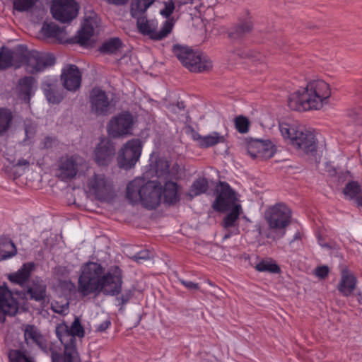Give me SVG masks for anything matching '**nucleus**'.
Instances as JSON below:
<instances>
[{
  "instance_id": "f257e3e1",
  "label": "nucleus",
  "mask_w": 362,
  "mask_h": 362,
  "mask_svg": "<svg viewBox=\"0 0 362 362\" xmlns=\"http://www.w3.org/2000/svg\"><path fill=\"white\" fill-rule=\"evenodd\" d=\"M122 285V270L118 267L105 272L100 264L88 262L82 267L78 291L82 296L100 293L114 296L121 292Z\"/></svg>"
},
{
  "instance_id": "f03ea898",
  "label": "nucleus",
  "mask_w": 362,
  "mask_h": 362,
  "mask_svg": "<svg viewBox=\"0 0 362 362\" xmlns=\"http://www.w3.org/2000/svg\"><path fill=\"white\" fill-rule=\"evenodd\" d=\"M162 194L165 203L170 205L177 203L180 201L177 184L172 181L166 182L162 189L157 182H145L143 178L137 177L127 186V199L132 204L140 202L144 207L148 209H154L160 205Z\"/></svg>"
},
{
  "instance_id": "7ed1b4c3",
  "label": "nucleus",
  "mask_w": 362,
  "mask_h": 362,
  "mask_svg": "<svg viewBox=\"0 0 362 362\" xmlns=\"http://www.w3.org/2000/svg\"><path fill=\"white\" fill-rule=\"evenodd\" d=\"M54 63L55 57L52 54L30 51L23 45H18L14 51L5 47L0 50V70L6 69L13 65L19 67L25 64L28 71L35 74Z\"/></svg>"
},
{
  "instance_id": "20e7f679",
  "label": "nucleus",
  "mask_w": 362,
  "mask_h": 362,
  "mask_svg": "<svg viewBox=\"0 0 362 362\" xmlns=\"http://www.w3.org/2000/svg\"><path fill=\"white\" fill-rule=\"evenodd\" d=\"M331 95L329 85L323 80H313L291 93L288 99V105L291 110L303 112L319 110Z\"/></svg>"
},
{
  "instance_id": "39448f33",
  "label": "nucleus",
  "mask_w": 362,
  "mask_h": 362,
  "mask_svg": "<svg viewBox=\"0 0 362 362\" xmlns=\"http://www.w3.org/2000/svg\"><path fill=\"white\" fill-rule=\"evenodd\" d=\"M279 130L285 139L297 148L306 153H314L317 150V139L310 129L300 125L297 121H281Z\"/></svg>"
},
{
  "instance_id": "423d86ee",
  "label": "nucleus",
  "mask_w": 362,
  "mask_h": 362,
  "mask_svg": "<svg viewBox=\"0 0 362 362\" xmlns=\"http://www.w3.org/2000/svg\"><path fill=\"white\" fill-rule=\"evenodd\" d=\"M292 211L283 203L270 206L265 213V220L268 225L266 238L272 240L282 238L286 234V228L291 222Z\"/></svg>"
},
{
  "instance_id": "0eeeda50",
  "label": "nucleus",
  "mask_w": 362,
  "mask_h": 362,
  "mask_svg": "<svg viewBox=\"0 0 362 362\" xmlns=\"http://www.w3.org/2000/svg\"><path fill=\"white\" fill-rule=\"evenodd\" d=\"M173 51L182 64L192 72L208 71L212 67V62L207 57L188 47L175 45Z\"/></svg>"
},
{
  "instance_id": "6e6552de",
  "label": "nucleus",
  "mask_w": 362,
  "mask_h": 362,
  "mask_svg": "<svg viewBox=\"0 0 362 362\" xmlns=\"http://www.w3.org/2000/svg\"><path fill=\"white\" fill-rule=\"evenodd\" d=\"M143 148L139 139L129 140L118 153L117 163L120 168L129 170L134 168L139 160Z\"/></svg>"
},
{
  "instance_id": "1a4fd4ad",
  "label": "nucleus",
  "mask_w": 362,
  "mask_h": 362,
  "mask_svg": "<svg viewBox=\"0 0 362 362\" xmlns=\"http://www.w3.org/2000/svg\"><path fill=\"white\" fill-rule=\"evenodd\" d=\"M87 187L98 200L106 202L112 197V182L104 174L94 173L88 178Z\"/></svg>"
},
{
  "instance_id": "9d476101",
  "label": "nucleus",
  "mask_w": 362,
  "mask_h": 362,
  "mask_svg": "<svg viewBox=\"0 0 362 362\" xmlns=\"http://www.w3.org/2000/svg\"><path fill=\"white\" fill-rule=\"evenodd\" d=\"M50 10L55 20L69 23L77 16L79 5L76 0H53Z\"/></svg>"
},
{
  "instance_id": "9b49d317",
  "label": "nucleus",
  "mask_w": 362,
  "mask_h": 362,
  "mask_svg": "<svg viewBox=\"0 0 362 362\" xmlns=\"http://www.w3.org/2000/svg\"><path fill=\"white\" fill-rule=\"evenodd\" d=\"M133 125L132 115L128 111H124L111 118L107 130L111 137L116 139L129 134Z\"/></svg>"
},
{
  "instance_id": "f8f14e48",
  "label": "nucleus",
  "mask_w": 362,
  "mask_h": 362,
  "mask_svg": "<svg viewBox=\"0 0 362 362\" xmlns=\"http://www.w3.org/2000/svg\"><path fill=\"white\" fill-rule=\"evenodd\" d=\"M237 200L235 192L226 182H219L216 197L212 204L213 209L218 212L228 211Z\"/></svg>"
},
{
  "instance_id": "ddd939ff",
  "label": "nucleus",
  "mask_w": 362,
  "mask_h": 362,
  "mask_svg": "<svg viewBox=\"0 0 362 362\" xmlns=\"http://www.w3.org/2000/svg\"><path fill=\"white\" fill-rule=\"evenodd\" d=\"M6 285L0 286V322H4L6 316L15 315L19 308L18 298Z\"/></svg>"
},
{
  "instance_id": "4468645a",
  "label": "nucleus",
  "mask_w": 362,
  "mask_h": 362,
  "mask_svg": "<svg viewBox=\"0 0 362 362\" xmlns=\"http://www.w3.org/2000/svg\"><path fill=\"white\" fill-rule=\"evenodd\" d=\"M90 103L91 110L97 115H106L111 107L110 100L105 91L100 88H94L90 93Z\"/></svg>"
},
{
  "instance_id": "2eb2a0df",
  "label": "nucleus",
  "mask_w": 362,
  "mask_h": 362,
  "mask_svg": "<svg viewBox=\"0 0 362 362\" xmlns=\"http://www.w3.org/2000/svg\"><path fill=\"white\" fill-rule=\"evenodd\" d=\"M62 81L66 89L76 91L81 83V74L78 68L74 64L67 65L62 69Z\"/></svg>"
},
{
  "instance_id": "dca6fc26",
  "label": "nucleus",
  "mask_w": 362,
  "mask_h": 362,
  "mask_svg": "<svg viewBox=\"0 0 362 362\" xmlns=\"http://www.w3.org/2000/svg\"><path fill=\"white\" fill-rule=\"evenodd\" d=\"M115 153L114 143L110 139H103L95 150V161L99 165H107Z\"/></svg>"
},
{
  "instance_id": "f3484780",
  "label": "nucleus",
  "mask_w": 362,
  "mask_h": 362,
  "mask_svg": "<svg viewBox=\"0 0 362 362\" xmlns=\"http://www.w3.org/2000/svg\"><path fill=\"white\" fill-rule=\"evenodd\" d=\"M25 341L28 345L36 346L42 350L47 349V341L37 327L26 325L24 328Z\"/></svg>"
},
{
  "instance_id": "a211bd4d",
  "label": "nucleus",
  "mask_w": 362,
  "mask_h": 362,
  "mask_svg": "<svg viewBox=\"0 0 362 362\" xmlns=\"http://www.w3.org/2000/svg\"><path fill=\"white\" fill-rule=\"evenodd\" d=\"M58 177L62 180L73 179L77 174V164L73 156L62 157L58 165Z\"/></svg>"
},
{
  "instance_id": "6ab92c4d",
  "label": "nucleus",
  "mask_w": 362,
  "mask_h": 362,
  "mask_svg": "<svg viewBox=\"0 0 362 362\" xmlns=\"http://www.w3.org/2000/svg\"><path fill=\"white\" fill-rule=\"evenodd\" d=\"M96 25V21L92 17L85 18L75 37L76 42L81 45H87L94 34Z\"/></svg>"
},
{
  "instance_id": "aec40b11",
  "label": "nucleus",
  "mask_w": 362,
  "mask_h": 362,
  "mask_svg": "<svg viewBox=\"0 0 362 362\" xmlns=\"http://www.w3.org/2000/svg\"><path fill=\"white\" fill-rule=\"evenodd\" d=\"M35 268V264L34 262L24 263L17 272L8 274V279L14 284L23 286L29 280Z\"/></svg>"
},
{
  "instance_id": "412c9836",
  "label": "nucleus",
  "mask_w": 362,
  "mask_h": 362,
  "mask_svg": "<svg viewBox=\"0 0 362 362\" xmlns=\"http://www.w3.org/2000/svg\"><path fill=\"white\" fill-rule=\"evenodd\" d=\"M56 335L62 344L64 346V351L68 349H76V339L69 332V327L65 323H60L56 327Z\"/></svg>"
},
{
  "instance_id": "4be33fe9",
  "label": "nucleus",
  "mask_w": 362,
  "mask_h": 362,
  "mask_svg": "<svg viewBox=\"0 0 362 362\" xmlns=\"http://www.w3.org/2000/svg\"><path fill=\"white\" fill-rule=\"evenodd\" d=\"M27 295L31 300L37 302L45 300L47 296V286L41 279H35L27 289Z\"/></svg>"
},
{
  "instance_id": "5701e85b",
  "label": "nucleus",
  "mask_w": 362,
  "mask_h": 362,
  "mask_svg": "<svg viewBox=\"0 0 362 362\" xmlns=\"http://www.w3.org/2000/svg\"><path fill=\"white\" fill-rule=\"evenodd\" d=\"M356 285V279L354 274L347 271H343L341 280L338 286L339 291L344 296H350L354 291Z\"/></svg>"
},
{
  "instance_id": "b1692460",
  "label": "nucleus",
  "mask_w": 362,
  "mask_h": 362,
  "mask_svg": "<svg viewBox=\"0 0 362 362\" xmlns=\"http://www.w3.org/2000/svg\"><path fill=\"white\" fill-rule=\"evenodd\" d=\"M35 80L32 76H25L19 80V95L26 103H29Z\"/></svg>"
},
{
  "instance_id": "393cba45",
  "label": "nucleus",
  "mask_w": 362,
  "mask_h": 362,
  "mask_svg": "<svg viewBox=\"0 0 362 362\" xmlns=\"http://www.w3.org/2000/svg\"><path fill=\"white\" fill-rule=\"evenodd\" d=\"M137 28L141 34L148 35L154 39L156 30L158 26L157 21L154 20H148L146 16H143L136 18Z\"/></svg>"
},
{
  "instance_id": "a878e982",
  "label": "nucleus",
  "mask_w": 362,
  "mask_h": 362,
  "mask_svg": "<svg viewBox=\"0 0 362 362\" xmlns=\"http://www.w3.org/2000/svg\"><path fill=\"white\" fill-rule=\"evenodd\" d=\"M17 253L15 244L11 238L1 236L0 238V261L14 257Z\"/></svg>"
},
{
  "instance_id": "bb28decb",
  "label": "nucleus",
  "mask_w": 362,
  "mask_h": 362,
  "mask_svg": "<svg viewBox=\"0 0 362 362\" xmlns=\"http://www.w3.org/2000/svg\"><path fill=\"white\" fill-rule=\"evenodd\" d=\"M195 140L198 141L199 146L201 148H209L218 144L223 143L225 138L219 133L214 132L206 136L198 135Z\"/></svg>"
},
{
  "instance_id": "cd10ccee",
  "label": "nucleus",
  "mask_w": 362,
  "mask_h": 362,
  "mask_svg": "<svg viewBox=\"0 0 362 362\" xmlns=\"http://www.w3.org/2000/svg\"><path fill=\"white\" fill-rule=\"evenodd\" d=\"M252 23L250 19L239 23L228 31V37L232 40H239L252 30Z\"/></svg>"
},
{
  "instance_id": "c85d7f7f",
  "label": "nucleus",
  "mask_w": 362,
  "mask_h": 362,
  "mask_svg": "<svg viewBox=\"0 0 362 362\" xmlns=\"http://www.w3.org/2000/svg\"><path fill=\"white\" fill-rule=\"evenodd\" d=\"M241 212L240 205H235L231 209L230 212L228 213L223 218L222 226L224 228H229L236 227L235 234L239 233L238 226L237 221L239 218Z\"/></svg>"
},
{
  "instance_id": "c756f323",
  "label": "nucleus",
  "mask_w": 362,
  "mask_h": 362,
  "mask_svg": "<svg viewBox=\"0 0 362 362\" xmlns=\"http://www.w3.org/2000/svg\"><path fill=\"white\" fill-rule=\"evenodd\" d=\"M122 45V42L119 37H111L101 45L99 51L103 54H115L121 49Z\"/></svg>"
},
{
  "instance_id": "7c9ffc66",
  "label": "nucleus",
  "mask_w": 362,
  "mask_h": 362,
  "mask_svg": "<svg viewBox=\"0 0 362 362\" xmlns=\"http://www.w3.org/2000/svg\"><path fill=\"white\" fill-rule=\"evenodd\" d=\"M13 115L6 107H0V136L6 134L11 127Z\"/></svg>"
},
{
  "instance_id": "2f4dec72",
  "label": "nucleus",
  "mask_w": 362,
  "mask_h": 362,
  "mask_svg": "<svg viewBox=\"0 0 362 362\" xmlns=\"http://www.w3.org/2000/svg\"><path fill=\"white\" fill-rule=\"evenodd\" d=\"M41 33L45 38H54L61 41L64 30L53 23H45L42 27Z\"/></svg>"
},
{
  "instance_id": "473e14b6",
  "label": "nucleus",
  "mask_w": 362,
  "mask_h": 362,
  "mask_svg": "<svg viewBox=\"0 0 362 362\" xmlns=\"http://www.w3.org/2000/svg\"><path fill=\"white\" fill-rule=\"evenodd\" d=\"M154 0H132L131 4V14L137 18L145 16L148 8L153 3Z\"/></svg>"
},
{
  "instance_id": "72a5a7b5",
  "label": "nucleus",
  "mask_w": 362,
  "mask_h": 362,
  "mask_svg": "<svg viewBox=\"0 0 362 362\" xmlns=\"http://www.w3.org/2000/svg\"><path fill=\"white\" fill-rule=\"evenodd\" d=\"M42 89L49 103L58 104L62 101L63 97L62 94L55 89L54 86L45 83L42 86Z\"/></svg>"
},
{
  "instance_id": "f704fd0d",
  "label": "nucleus",
  "mask_w": 362,
  "mask_h": 362,
  "mask_svg": "<svg viewBox=\"0 0 362 362\" xmlns=\"http://www.w3.org/2000/svg\"><path fill=\"white\" fill-rule=\"evenodd\" d=\"M209 187L208 182L205 178H199L194 181L188 194L192 198L205 193Z\"/></svg>"
},
{
  "instance_id": "c9c22d12",
  "label": "nucleus",
  "mask_w": 362,
  "mask_h": 362,
  "mask_svg": "<svg viewBox=\"0 0 362 362\" xmlns=\"http://www.w3.org/2000/svg\"><path fill=\"white\" fill-rule=\"evenodd\" d=\"M255 268L259 272L279 274L281 272L280 267L272 259H262L256 264Z\"/></svg>"
},
{
  "instance_id": "e433bc0d",
  "label": "nucleus",
  "mask_w": 362,
  "mask_h": 362,
  "mask_svg": "<svg viewBox=\"0 0 362 362\" xmlns=\"http://www.w3.org/2000/svg\"><path fill=\"white\" fill-rule=\"evenodd\" d=\"M275 153L276 147L270 141L261 144L257 151L258 156L264 159L272 158Z\"/></svg>"
},
{
  "instance_id": "4c0bfd02",
  "label": "nucleus",
  "mask_w": 362,
  "mask_h": 362,
  "mask_svg": "<svg viewBox=\"0 0 362 362\" xmlns=\"http://www.w3.org/2000/svg\"><path fill=\"white\" fill-rule=\"evenodd\" d=\"M169 162L163 158H159L155 165V172L158 177H167L169 174Z\"/></svg>"
},
{
  "instance_id": "58836bf2",
  "label": "nucleus",
  "mask_w": 362,
  "mask_h": 362,
  "mask_svg": "<svg viewBox=\"0 0 362 362\" xmlns=\"http://www.w3.org/2000/svg\"><path fill=\"white\" fill-rule=\"evenodd\" d=\"M37 0H13V8L19 12L28 11L31 9Z\"/></svg>"
},
{
  "instance_id": "ea45409f",
  "label": "nucleus",
  "mask_w": 362,
  "mask_h": 362,
  "mask_svg": "<svg viewBox=\"0 0 362 362\" xmlns=\"http://www.w3.org/2000/svg\"><path fill=\"white\" fill-rule=\"evenodd\" d=\"M361 191L360 185L356 181L349 182L344 188L343 192L351 199L356 197Z\"/></svg>"
},
{
  "instance_id": "a19ab883",
  "label": "nucleus",
  "mask_w": 362,
  "mask_h": 362,
  "mask_svg": "<svg viewBox=\"0 0 362 362\" xmlns=\"http://www.w3.org/2000/svg\"><path fill=\"white\" fill-rule=\"evenodd\" d=\"M69 332L75 338L76 337H84L85 331L83 326L81 324V321L78 317H75L74 322H72L71 327H69Z\"/></svg>"
},
{
  "instance_id": "79ce46f5",
  "label": "nucleus",
  "mask_w": 362,
  "mask_h": 362,
  "mask_svg": "<svg viewBox=\"0 0 362 362\" xmlns=\"http://www.w3.org/2000/svg\"><path fill=\"white\" fill-rule=\"evenodd\" d=\"M235 126L238 132L245 134L249 130L250 122L244 116H238L235 119Z\"/></svg>"
},
{
  "instance_id": "37998d69",
  "label": "nucleus",
  "mask_w": 362,
  "mask_h": 362,
  "mask_svg": "<svg viewBox=\"0 0 362 362\" xmlns=\"http://www.w3.org/2000/svg\"><path fill=\"white\" fill-rule=\"evenodd\" d=\"M10 362H33L23 352L20 350H12L9 352Z\"/></svg>"
},
{
  "instance_id": "c03bdc74",
  "label": "nucleus",
  "mask_w": 362,
  "mask_h": 362,
  "mask_svg": "<svg viewBox=\"0 0 362 362\" xmlns=\"http://www.w3.org/2000/svg\"><path fill=\"white\" fill-rule=\"evenodd\" d=\"M173 23L169 21H166L164 23L161 29L159 32L155 33L154 39L156 40H161L164 37H165L173 29Z\"/></svg>"
},
{
  "instance_id": "a18cd8bd",
  "label": "nucleus",
  "mask_w": 362,
  "mask_h": 362,
  "mask_svg": "<svg viewBox=\"0 0 362 362\" xmlns=\"http://www.w3.org/2000/svg\"><path fill=\"white\" fill-rule=\"evenodd\" d=\"M64 362H80L76 349H68L64 351Z\"/></svg>"
},
{
  "instance_id": "49530a36",
  "label": "nucleus",
  "mask_w": 362,
  "mask_h": 362,
  "mask_svg": "<svg viewBox=\"0 0 362 362\" xmlns=\"http://www.w3.org/2000/svg\"><path fill=\"white\" fill-rule=\"evenodd\" d=\"M179 282L183 285L186 288L189 290H199V286L197 283H194L189 281H185L182 279L178 278Z\"/></svg>"
},
{
  "instance_id": "de8ad7c7",
  "label": "nucleus",
  "mask_w": 362,
  "mask_h": 362,
  "mask_svg": "<svg viewBox=\"0 0 362 362\" xmlns=\"http://www.w3.org/2000/svg\"><path fill=\"white\" fill-rule=\"evenodd\" d=\"M149 258L150 252L148 250H141L134 256V259L138 262H140L141 260L148 259Z\"/></svg>"
},
{
  "instance_id": "09e8293b",
  "label": "nucleus",
  "mask_w": 362,
  "mask_h": 362,
  "mask_svg": "<svg viewBox=\"0 0 362 362\" xmlns=\"http://www.w3.org/2000/svg\"><path fill=\"white\" fill-rule=\"evenodd\" d=\"M174 9L175 6L173 3L166 4L165 8L160 11V14L165 18H168L173 13Z\"/></svg>"
},
{
  "instance_id": "8fccbe9b",
  "label": "nucleus",
  "mask_w": 362,
  "mask_h": 362,
  "mask_svg": "<svg viewBox=\"0 0 362 362\" xmlns=\"http://www.w3.org/2000/svg\"><path fill=\"white\" fill-rule=\"evenodd\" d=\"M54 139L51 136H46L45 139L41 142L40 147L42 148H49L52 146Z\"/></svg>"
},
{
  "instance_id": "3c124183",
  "label": "nucleus",
  "mask_w": 362,
  "mask_h": 362,
  "mask_svg": "<svg viewBox=\"0 0 362 362\" xmlns=\"http://www.w3.org/2000/svg\"><path fill=\"white\" fill-rule=\"evenodd\" d=\"M329 269L327 266L318 267L316 269L315 274L320 278H325L328 275Z\"/></svg>"
},
{
  "instance_id": "603ef678",
  "label": "nucleus",
  "mask_w": 362,
  "mask_h": 362,
  "mask_svg": "<svg viewBox=\"0 0 362 362\" xmlns=\"http://www.w3.org/2000/svg\"><path fill=\"white\" fill-rule=\"evenodd\" d=\"M110 325L111 322L109 320H104L97 326L96 331L99 332H105L110 327Z\"/></svg>"
},
{
  "instance_id": "864d4df0",
  "label": "nucleus",
  "mask_w": 362,
  "mask_h": 362,
  "mask_svg": "<svg viewBox=\"0 0 362 362\" xmlns=\"http://www.w3.org/2000/svg\"><path fill=\"white\" fill-rule=\"evenodd\" d=\"M52 362H64V355L57 352H52Z\"/></svg>"
},
{
  "instance_id": "5fc2aeb1",
  "label": "nucleus",
  "mask_w": 362,
  "mask_h": 362,
  "mask_svg": "<svg viewBox=\"0 0 362 362\" xmlns=\"http://www.w3.org/2000/svg\"><path fill=\"white\" fill-rule=\"evenodd\" d=\"M29 165H30V162L28 160L24 159V158L19 159L16 163V166H18V167L23 166V167L28 168L29 166Z\"/></svg>"
},
{
  "instance_id": "6e6d98bb",
  "label": "nucleus",
  "mask_w": 362,
  "mask_h": 362,
  "mask_svg": "<svg viewBox=\"0 0 362 362\" xmlns=\"http://www.w3.org/2000/svg\"><path fill=\"white\" fill-rule=\"evenodd\" d=\"M129 0H107L109 4L115 5H124L128 2Z\"/></svg>"
},
{
  "instance_id": "4d7b16f0",
  "label": "nucleus",
  "mask_w": 362,
  "mask_h": 362,
  "mask_svg": "<svg viewBox=\"0 0 362 362\" xmlns=\"http://www.w3.org/2000/svg\"><path fill=\"white\" fill-rule=\"evenodd\" d=\"M300 232H296L295 235H293V240L290 242L291 243L294 242L295 240H300Z\"/></svg>"
},
{
  "instance_id": "13d9d810",
  "label": "nucleus",
  "mask_w": 362,
  "mask_h": 362,
  "mask_svg": "<svg viewBox=\"0 0 362 362\" xmlns=\"http://www.w3.org/2000/svg\"><path fill=\"white\" fill-rule=\"evenodd\" d=\"M358 204L362 206V194L357 198Z\"/></svg>"
},
{
  "instance_id": "bf43d9fd",
  "label": "nucleus",
  "mask_w": 362,
  "mask_h": 362,
  "mask_svg": "<svg viewBox=\"0 0 362 362\" xmlns=\"http://www.w3.org/2000/svg\"><path fill=\"white\" fill-rule=\"evenodd\" d=\"M129 300V297H125L124 296H122V303H126Z\"/></svg>"
},
{
  "instance_id": "052dcab7",
  "label": "nucleus",
  "mask_w": 362,
  "mask_h": 362,
  "mask_svg": "<svg viewBox=\"0 0 362 362\" xmlns=\"http://www.w3.org/2000/svg\"><path fill=\"white\" fill-rule=\"evenodd\" d=\"M28 134H29V130L28 129V128L25 129V136L26 137L28 136Z\"/></svg>"
},
{
  "instance_id": "680f3d73",
  "label": "nucleus",
  "mask_w": 362,
  "mask_h": 362,
  "mask_svg": "<svg viewBox=\"0 0 362 362\" xmlns=\"http://www.w3.org/2000/svg\"><path fill=\"white\" fill-rule=\"evenodd\" d=\"M52 310L55 312V313H60L61 312L54 309V307L52 306Z\"/></svg>"
},
{
  "instance_id": "e2e57ef3",
  "label": "nucleus",
  "mask_w": 362,
  "mask_h": 362,
  "mask_svg": "<svg viewBox=\"0 0 362 362\" xmlns=\"http://www.w3.org/2000/svg\"><path fill=\"white\" fill-rule=\"evenodd\" d=\"M230 235H225V237H224V238H225V239L228 238H230Z\"/></svg>"
},
{
  "instance_id": "0e129e2a",
  "label": "nucleus",
  "mask_w": 362,
  "mask_h": 362,
  "mask_svg": "<svg viewBox=\"0 0 362 362\" xmlns=\"http://www.w3.org/2000/svg\"><path fill=\"white\" fill-rule=\"evenodd\" d=\"M324 247H329L327 244L323 245Z\"/></svg>"
}]
</instances>
